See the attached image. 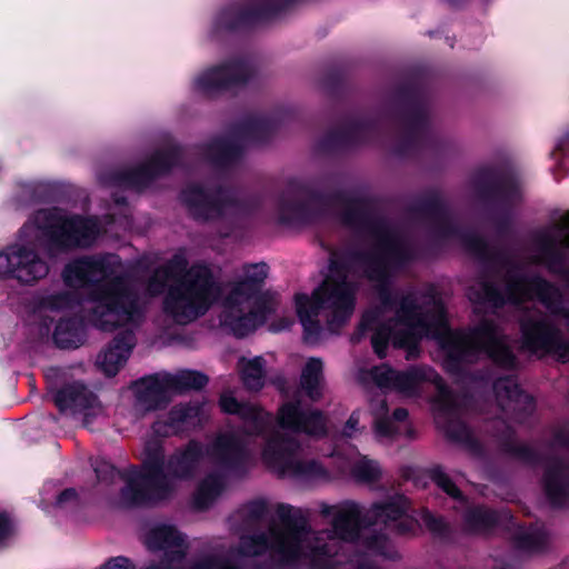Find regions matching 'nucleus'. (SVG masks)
<instances>
[{
    "mask_svg": "<svg viewBox=\"0 0 569 569\" xmlns=\"http://www.w3.org/2000/svg\"><path fill=\"white\" fill-rule=\"evenodd\" d=\"M375 264H376V270L370 271V272L368 273V277H369L370 279L380 280V279H382V278L385 277V274H386V266H385V262H383V261H381V260H378V261H376V262H375Z\"/></svg>",
    "mask_w": 569,
    "mask_h": 569,
    "instance_id": "44",
    "label": "nucleus"
},
{
    "mask_svg": "<svg viewBox=\"0 0 569 569\" xmlns=\"http://www.w3.org/2000/svg\"><path fill=\"white\" fill-rule=\"evenodd\" d=\"M398 371L383 365L376 367L371 371L372 379L380 388L395 389L396 381L398 378Z\"/></svg>",
    "mask_w": 569,
    "mask_h": 569,
    "instance_id": "33",
    "label": "nucleus"
},
{
    "mask_svg": "<svg viewBox=\"0 0 569 569\" xmlns=\"http://www.w3.org/2000/svg\"><path fill=\"white\" fill-rule=\"evenodd\" d=\"M342 472H350L357 480L373 482L381 476V469L377 462L360 457L355 461H348L340 467Z\"/></svg>",
    "mask_w": 569,
    "mask_h": 569,
    "instance_id": "30",
    "label": "nucleus"
},
{
    "mask_svg": "<svg viewBox=\"0 0 569 569\" xmlns=\"http://www.w3.org/2000/svg\"><path fill=\"white\" fill-rule=\"evenodd\" d=\"M174 157H176V154L173 152L158 153L151 160V162L141 170L140 173L143 176H148V177L161 173V172L166 171L167 169H169V167L171 166V160Z\"/></svg>",
    "mask_w": 569,
    "mask_h": 569,
    "instance_id": "34",
    "label": "nucleus"
},
{
    "mask_svg": "<svg viewBox=\"0 0 569 569\" xmlns=\"http://www.w3.org/2000/svg\"><path fill=\"white\" fill-rule=\"evenodd\" d=\"M204 459L200 443L190 441L169 459L166 470L163 451L158 442L146 447L144 470L133 476L121 490L120 503L133 507L167 498L177 489V481L191 478Z\"/></svg>",
    "mask_w": 569,
    "mask_h": 569,
    "instance_id": "5",
    "label": "nucleus"
},
{
    "mask_svg": "<svg viewBox=\"0 0 569 569\" xmlns=\"http://www.w3.org/2000/svg\"><path fill=\"white\" fill-rule=\"evenodd\" d=\"M376 432L380 437H393L397 430L389 420H379L376 423Z\"/></svg>",
    "mask_w": 569,
    "mask_h": 569,
    "instance_id": "40",
    "label": "nucleus"
},
{
    "mask_svg": "<svg viewBox=\"0 0 569 569\" xmlns=\"http://www.w3.org/2000/svg\"><path fill=\"white\" fill-rule=\"evenodd\" d=\"M242 452L241 443L233 435L219 436L210 449L206 450L211 463L224 468L236 465Z\"/></svg>",
    "mask_w": 569,
    "mask_h": 569,
    "instance_id": "22",
    "label": "nucleus"
},
{
    "mask_svg": "<svg viewBox=\"0 0 569 569\" xmlns=\"http://www.w3.org/2000/svg\"><path fill=\"white\" fill-rule=\"evenodd\" d=\"M407 510V500L401 497H395L387 502L373 505L370 513L373 518V525H388L401 519Z\"/></svg>",
    "mask_w": 569,
    "mask_h": 569,
    "instance_id": "26",
    "label": "nucleus"
},
{
    "mask_svg": "<svg viewBox=\"0 0 569 569\" xmlns=\"http://www.w3.org/2000/svg\"><path fill=\"white\" fill-rule=\"evenodd\" d=\"M547 496L555 505H561L569 493V468L561 463L549 466L545 476Z\"/></svg>",
    "mask_w": 569,
    "mask_h": 569,
    "instance_id": "24",
    "label": "nucleus"
},
{
    "mask_svg": "<svg viewBox=\"0 0 569 569\" xmlns=\"http://www.w3.org/2000/svg\"><path fill=\"white\" fill-rule=\"evenodd\" d=\"M182 199L191 214L197 219L212 220L232 211L233 204L228 197L218 192L207 194L199 187H190L182 192Z\"/></svg>",
    "mask_w": 569,
    "mask_h": 569,
    "instance_id": "13",
    "label": "nucleus"
},
{
    "mask_svg": "<svg viewBox=\"0 0 569 569\" xmlns=\"http://www.w3.org/2000/svg\"><path fill=\"white\" fill-rule=\"evenodd\" d=\"M407 521L408 520L406 519V520L401 521L400 523L395 525L397 531L403 532L405 531L403 523L407 522Z\"/></svg>",
    "mask_w": 569,
    "mask_h": 569,
    "instance_id": "50",
    "label": "nucleus"
},
{
    "mask_svg": "<svg viewBox=\"0 0 569 569\" xmlns=\"http://www.w3.org/2000/svg\"><path fill=\"white\" fill-rule=\"evenodd\" d=\"M387 411V407L383 400H381V413H385Z\"/></svg>",
    "mask_w": 569,
    "mask_h": 569,
    "instance_id": "51",
    "label": "nucleus"
},
{
    "mask_svg": "<svg viewBox=\"0 0 569 569\" xmlns=\"http://www.w3.org/2000/svg\"><path fill=\"white\" fill-rule=\"evenodd\" d=\"M269 273L264 262L244 264L241 274L230 284L221 322L237 337H244L266 322L279 307L278 295H258Z\"/></svg>",
    "mask_w": 569,
    "mask_h": 569,
    "instance_id": "6",
    "label": "nucleus"
},
{
    "mask_svg": "<svg viewBox=\"0 0 569 569\" xmlns=\"http://www.w3.org/2000/svg\"><path fill=\"white\" fill-rule=\"evenodd\" d=\"M293 322L295 321L292 318H286V319H282L280 322H273L271 325V329L273 331L286 330V329H289L293 325Z\"/></svg>",
    "mask_w": 569,
    "mask_h": 569,
    "instance_id": "46",
    "label": "nucleus"
},
{
    "mask_svg": "<svg viewBox=\"0 0 569 569\" xmlns=\"http://www.w3.org/2000/svg\"><path fill=\"white\" fill-rule=\"evenodd\" d=\"M201 422L200 408L196 406H176L166 420L153 423V431L161 437H168L181 431L196 428Z\"/></svg>",
    "mask_w": 569,
    "mask_h": 569,
    "instance_id": "18",
    "label": "nucleus"
},
{
    "mask_svg": "<svg viewBox=\"0 0 569 569\" xmlns=\"http://www.w3.org/2000/svg\"><path fill=\"white\" fill-rule=\"evenodd\" d=\"M423 381H433L438 386L440 382V379L438 375L430 368H412L406 372H399L398 378L396 381L395 389L396 391L402 393L403 396H415L419 392L420 385ZM440 392L438 397V403L440 409L443 412L449 411V401H450V393L443 389L442 387H439Z\"/></svg>",
    "mask_w": 569,
    "mask_h": 569,
    "instance_id": "15",
    "label": "nucleus"
},
{
    "mask_svg": "<svg viewBox=\"0 0 569 569\" xmlns=\"http://www.w3.org/2000/svg\"><path fill=\"white\" fill-rule=\"evenodd\" d=\"M102 569H134L129 559L118 557L109 561Z\"/></svg>",
    "mask_w": 569,
    "mask_h": 569,
    "instance_id": "41",
    "label": "nucleus"
},
{
    "mask_svg": "<svg viewBox=\"0 0 569 569\" xmlns=\"http://www.w3.org/2000/svg\"><path fill=\"white\" fill-rule=\"evenodd\" d=\"M164 376L172 393L192 389L197 390L204 387L208 382V378L203 373L192 370H181L174 375L168 373Z\"/></svg>",
    "mask_w": 569,
    "mask_h": 569,
    "instance_id": "29",
    "label": "nucleus"
},
{
    "mask_svg": "<svg viewBox=\"0 0 569 569\" xmlns=\"http://www.w3.org/2000/svg\"><path fill=\"white\" fill-rule=\"evenodd\" d=\"M278 425L282 430L293 433L303 432L309 436L320 437L326 435V419L320 411L302 412L297 405L286 403L278 412Z\"/></svg>",
    "mask_w": 569,
    "mask_h": 569,
    "instance_id": "14",
    "label": "nucleus"
},
{
    "mask_svg": "<svg viewBox=\"0 0 569 569\" xmlns=\"http://www.w3.org/2000/svg\"><path fill=\"white\" fill-rule=\"evenodd\" d=\"M368 548L377 553L388 556V539L385 535L367 538Z\"/></svg>",
    "mask_w": 569,
    "mask_h": 569,
    "instance_id": "39",
    "label": "nucleus"
},
{
    "mask_svg": "<svg viewBox=\"0 0 569 569\" xmlns=\"http://www.w3.org/2000/svg\"><path fill=\"white\" fill-rule=\"evenodd\" d=\"M507 300L513 303L538 298L552 313H562L563 317L569 318V315L560 307L561 300L558 289L540 278L520 279L510 282L507 287Z\"/></svg>",
    "mask_w": 569,
    "mask_h": 569,
    "instance_id": "12",
    "label": "nucleus"
},
{
    "mask_svg": "<svg viewBox=\"0 0 569 569\" xmlns=\"http://www.w3.org/2000/svg\"><path fill=\"white\" fill-rule=\"evenodd\" d=\"M224 488V482L220 476L209 475L199 485L194 496L193 506L198 510H204L210 507L220 496Z\"/></svg>",
    "mask_w": 569,
    "mask_h": 569,
    "instance_id": "27",
    "label": "nucleus"
},
{
    "mask_svg": "<svg viewBox=\"0 0 569 569\" xmlns=\"http://www.w3.org/2000/svg\"><path fill=\"white\" fill-rule=\"evenodd\" d=\"M496 521V516L483 509L476 508L467 513V522L473 530H481L492 526Z\"/></svg>",
    "mask_w": 569,
    "mask_h": 569,
    "instance_id": "32",
    "label": "nucleus"
},
{
    "mask_svg": "<svg viewBox=\"0 0 569 569\" xmlns=\"http://www.w3.org/2000/svg\"><path fill=\"white\" fill-rule=\"evenodd\" d=\"M46 216H47L46 212L39 213V219H41L42 217H46Z\"/></svg>",
    "mask_w": 569,
    "mask_h": 569,
    "instance_id": "52",
    "label": "nucleus"
},
{
    "mask_svg": "<svg viewBox=\"0 0 569 569\" xmlns=\"http://www.w3.org/2000/svg\"><path fill=\"white\" fill-rule=\"evenodd\" d=\"M239 370L246 388L258 391L263 387L264 361L261 357H256L250 360L244 358L240 359Z\"/></svg>",
    "mask_w": 569,
    "mask_h": 569,
    "instance_id": "28",
    "label": "nucleus"
},
{
    "mask_svg": "<svg viewBox=\"0 0 569 569\" xmlns=\"http://www.w3.org/2000/svg\"><path fill=\"white\" fill-rule=\"evenodd\" d=\"M522 348L531 353L555 356L569 361V339L562 341L559 331L546 319L529 316L521 321Z\"/></svg>",
    "mask_w": 569,
    "mask_h": 569,
    "instance_id": "9",
    "label": "nucleus"
},
{
    "mask_svg": "<svg viewBox=\"0 0 569 569\" xmlns=\"http://www.w3.org/2000/svg\"><path fill=\"white\" fill-rule=\"evenodd\" d=\"M49 267L33 250L14 247L0 252V277H12L24 283H31L46 277Z\"/></svg>",
    "mask_w": 569,
    "mask_h": 569,
    "instance_id": "10",
    "label": "nucleus"
},
{
    "mask_svg": "<svg viewBox=\"0 0 569 569\" xmlns=\"http://www.w3.org/2000/svg\"><path fill=\"white\" fill-rule=\"evenodd\" d=\"M323 516H333L332 532H312L307 528L301 510L279 505L277 516L281 528H270L269 535L246 536L240 539L239 547L227 559L203 558L181 567L186 553L184 540L171 526H159L147 536V547L152 551H163L164 560L160 566L148 569H237L231 562L238 563L243 557H256L268 553L278 562L289 563L302 559L319 563L325 558L338 553L341 541L352 540L359 529L360 511L356 505L329 506L321 503Z\"/></svg>",
    "mask_w": 569,
    "mask_h": 569,
    "instance_id": "1",
    "label": "nucleus"
},
{
    "mask_svg": "<svg viewBox=\"0 0 569 569\" xmlns=\"http://www.w3.org/2000/svg\"><path fill=\"white\" fill-rule=\"evenodd\" d=\"M358 425H359V417H358V413L357 412H353L348 421L346 422V426H345V429H343V435L347 436V437H351L353 436V433L358 430Z\"/></svg>",
    "mask_w": 569,
    "mask_h": 569,
    "instance_id": "42",
    "label": "nucleus"
},
{
    "mask_svg": "<svg viewBox=\"0 0 569 569\" xmlns=\"http://www.w3.org/2000/svg\"><path fill=\"white\" fill-rule=\"evenodd\" d=\"M68 501H77V492L73 489L64 490L57 499L59 506H63Z\"/></svg>",
    "mask_w": 569,
    "mask_h": 569,
    "instance_id": "45",
    "label": "nucleus"
},
{
    "mask_svg": "<svg viewBox=\"0 0 569 569\" xmlns=\"http://www.w3.org/2000/svg\"><path fill=\"white\" fill-rule=\"evenodd\" d=\"M435 482L438 487H440L445 492L450 495L453 498H458L460 496V491L456 487V485L451 481V479L440 470H435L432 476Z\"/></svg>",
    "mask_w": 569,
    "mask_h": 569,
    "instance_id": "37",
    "label": "nucleus"
},
{
    "mask_svg": "<svg viewBox=\"0 0 569 569\" xmlns=\"http://www.w3.org/2000/svg\"><path fill=\"white\" fill-rule=\"evenodd\" d=\"M493 389L497 401L502 409L531 412L535 408L532 398L521 392L517 382L510 377L498 379Z\"/></svg>",
    "mask_w": 569,
    "mask_h": 569,
    "instance_id": "20",
    "label": "nucleus"
},
{
    "mask_svg": "<svg viewBox=\"0 0 569 569\" xmlns=\"http://www.w3.org/2000/svg\"><path fill=\"white\" fill-rule=\"evenodd\" d=\"M266 511V503L262 501L252 502L249 506V515L253 518H260Z\"/></svg>",
    "mask_w": 569,
    "mask_h": 569,
    "instance_id": "43",
    "label": "nucleus"
},
{
    "mask_svg": "<svg viewBox=\"0 0 569 569\" xmlns=\"http://www.w3.org/2000/svg\"><path fill=\"white\" fill-rule=\"evenodd\" d=\"M450 436L457 440H463L468 437V431L465 427H460V431L458 435H455L453 432L449 431Z\"/></svg>",
    "mask_w": 569,
    "mask_h": 569,
    "instance_id": "49",
    "label": "nucleus"
},
{
    "mask_svg": "<svg viewBox=\"0 0 569 569\" xmlns=\"http://www.w3.org/2000/svg\"><path fill=\"white\" fill-rule=\"evenodd\" d=\"M480 289L482 293H478L473 288L469 291V299L478 303H488L491 307H499L505 303V299L500 293L490 284L481 283Z\"/></svg>",
    "mask_w": 569,
    "mask_h": 569,
    "instance_id": "31",
    "label": "nucleus"
},
{
    "mask_svg": "<svg viewBox=\"0 0 569 569\" xmlns=\"http://www.w3.org/2000/svg\"><path fill=\"white\" fill-rule=\"evenodd\" d=\"M187 259L177 253L168 263L154 271L147 291L150 297L160 295L167 282L180 280L171 286L164 298V311L177 323L187 325L204 315L218 296V287L206 266H193L187 270Z\"/></svg>",
    "mask_w": 569,
    "mask_h": 569,
    "instance_id": "4",
    "label": "nucleus"
},
{
    "mask_svg": "<svg viewBox=\"0 0 569 569\" xmlns=\"http://www.w3.org/2000/svg\"><path fill=\"white\" fill-rule=\"evenodd\" d=\"M10 533V523L8 519L0 516V541Z\"/></svg>",
    "mask_w": 569,
    "mask_h": 569,
    "instance_id": "47",
    "label": "nucleus"
},
{
    "mask_svg": "<svg viewBox=\"0 0 569 569\" xmlns=\"http://www.w3.org/2000/svg\"><path fill=\"white\" fill-rule=\"evenodd\" d=\"M301 389L313 401L322 397L323 391V363L319 358H310L300 377Z\"/></svg>",
    "mask_w": 569,
    "mask_h": 569,
    "instance_id": "25",
    "label": "nucleus"
},
{
    "mask_svg": "<svg viewBox=\"0 0 569 569\" xmlns=\"http://www.w3.org/2000/svg\"><path fill=\"white\" fill-rule=\"evenodd\" d=\"M408 417V411L403 408H398L393 411V418L397 421H403Z\"/></svg>",
    "mask_w": 569,
    "mask_h": 569,
    "instance_id": "48",
    "label": "nucleus"
},
{
    "mask_svg": "<svg viewBox=\"0 0 569 569\" xmlns=\"http://www.w3.org/2000/svg\"><path fill=\"white\" fill-rule=\"evenodd\" d=\"M558 230L561 232V234L557 239L547 237L542 240V246L546 249L552 250L557 246L569 247V213L562 218L560 224L558 226Z\"/></svg>",
    "mask_w": 569,
    "mask_h": 569,
    "instance_id": "35",
    "label": "nucleus"
},
{
    "mask_svg": "<svg viewBox=\"0 0 569 569\" xmlns=\"http://www.w3.org/2000/svg\"><path fill=\"white\" fill-rule=\"evenodd\" d=\"M97 478L100 481H114L116 478L120 477V472L117 471L111 465L101 462L96 468Z\"/></svg>",
    "mask_w": 569,
    "mask_h": 569,
    "instance_id": "38",
    "label": "nucleus"
},
{
    "mask_svg": "<svg viewBox=\"0 0 569 569\" xmlns=\"http://www.w3.org/2000/svg\"><path fill=\"white\" fill-rule=\"evenodd\" d=\"M365 328L375 329L371 342L380 358L386 357L387 345L391 340L396 348L407 350L408 360L413 359L419 355V340L431 337L446 352V367L450 371L461 362L476 361L481 355L503 367H511L515 361L492 322L485 321L470 333L452 332L447 327L442 305L433 297L410 293L402 297L395 309L389 302H383L381 311L365 315L361 329Z\"/></svg>",
    "mask_w": 569,
    "mask_h": 569,
    "instance_id": "2",
    "label": "nucleus"
},
{
    "mask_svg": "<svg viewBox=\"0 0 569 569\" xmlns=\"http://www.w3.org/2000/svg\"><path fill=\"white\" fill-rule=\"evenodd\" d=\"M167 382L164 375L138 381L134 385L137 397L136 409L139 412L146 413L167 403L172 393Z\"/></svg>",
    "mask_w": 569,
    "mask_h": 569,
    "instance_id": "16",
    "label": "nucleus"
},
{
    "mask_svg": "<svg viewBox=\"0 0 569 569\" xmlns=\"http://www.w3.org/2000/svg\"><path fill=\"white\" fill-rule=\"evenodd\" d=\"M117 264L116 256L84 257L69 263L62 273L69 287L98 283L88 300V309L93 323L102 330L136 326L143 315L146 301L133 298L121 279H111Z\"/></svg>",
    "mask_w": 569,
    "mask_h": 569,
    "instance_id": "3",
    "label": "nucleus"
},
{
    "mask_svg": "<svg viewBox=\"0 0 569 569\" xmlns=\"http://www.w3.org/2000/svg\"><path fill=\"white\" fill-rule=\"evenodd\" d=\"M97 233L98 227L93 220L79 217H53L48 227L52 244L62 249L89 246Z\"/></svg>",
    "mask_w": 569,
    "mask_h": 569,
    "instance_id": "11",
    "label": "nucleus"
},
{
    "mask_svg": "<svg viewBox=\"0 0 569 569\" xmlns=\"http://www.w3.org/2000/svg\"><path fill=\"white\" fill-rule=\"evenodd\" d=\"M134 338L131 331L114 338L113 342L98 356V366L108 375L113 376L127 361L132 348Z\"/></svg>",
    "mask_w": 569,
    "mask_h": 569,
    "instance_id": "19",
    "label": "nucleus"
},
{
    "mask_svg": "<svg viewBox=\"0 0 569 569\" xmlns=\"http://www.w3.org/2000/svg\"><path fill=\"white\" fill-rule=\"evenodd\" d=\"M244 66L239 63L219 67L204 73L199 82L207 91L229 88L231 84L244 81Z\"/></svg>",
    "mask_w": 569,
    "mask_h": 569,
    "instance_id": "23",
    "label": "nucleus"
},
{
    "mask_svg": "<svg viewBox=\"0 0 569 569\" xmlns=\"http://www.w3.org/2000/svg\"><path fill=\"white\" fill-rule=\"evenodd\" d=\"M54 402L61 411L81 412L93 408L97 398L83 385L73 383L59 390L54 397Z\"/></svg>",
    "mask_w": 569,
    "mask_h": 569,
    "instance_id": "21",
    "label": "nucleus"
},
{
    "mask_svg": "<svg viewBox=\"0 0 569 569\" xmlns=\"http://www.w3.org/2000/svg\"><path fill=\"white\" fill-rule=\"evenodd\" d=\"M355 287L337 272V262L331 260L330 276L311 296L295 295V308L305 330V340L315 343L326 321L329 330L336 331L351 317L355 310Z\"/></svg>",
    "mask_w": 569,
    "mask_h": 569,
    "instance_id": "7",
    "label": "nucleus"
},
{
    "mask_svg": "<svg viewBox=\"0 0 569 569\" xmlns=\"http://www.w3.org/2000/svg\"><path fill=\"white\" fill-rule=\"evenodd\" d=\"M298 449L299 442L295 437H284L280 431H277L267 439L261 458L269 468L281 473L291 472L309 477L326 475L321 466L315 461L300 462L292 460V456Z\"/></svg>",
    "mask_w": 569,
    "mask_h": 569,
    "instance_id": "8",
    "label": "nucleus"
},
{
    "mask_svg": "<svg viewBox=\"0 0 569 569\" xmlns=\"http://www.w3.org/2000/svg\"><path fill=\"white\" fill-rule=\"evenodd\" d=\"M219 405L227 413L238 415L246 422L251 425L252 435H260L271 423V415L263 409L248 403H240L231 392H223Z\"/></svg>",
    "mask_w": 569,
    "mask_h": 569,
    "instance_id": "17",
    "label": "nucleus"
},
{
    "mask_svg": "<svg viewBox=\"0 0 569 569\" xmlns=\"http://www.w3.org/2000/svg\"><path fill=\"white\" fill-rule=\"evenodd\" d=\"M76 333L69 330V322L61 321L56 327L53 339L56 343L61 348H71L76 347Z\"/></svg>",
    "mask_w": 569,
    "mask_h": 569,
    "instance_id": "36",
    "label": "nucleus"
}]
</instances>
